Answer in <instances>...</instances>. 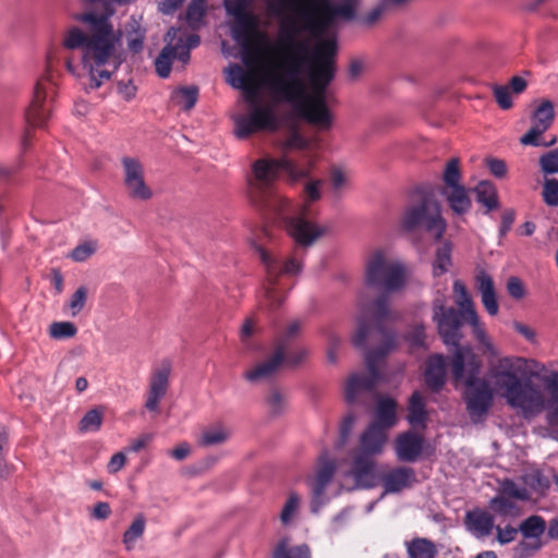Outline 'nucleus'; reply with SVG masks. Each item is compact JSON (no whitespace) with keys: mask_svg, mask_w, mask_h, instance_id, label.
<instances>
[{"mask_svg":"<svg viewBox=\"0 0 558 558\" xmlns=\"http://www.w3.org/2000/svg\"><path fill=\"white\" fill-rule=\"evenodd\" d=\"M235 19L232 36L243 50L240 64H230L226 80L243 93L246 113L233 117L234 134L244 140L258 132H275L280 126L276 105L258 98L264 85L277 102L289 104L296 113L319 131H328L333 117L326 102V88L335 76L337 43L317 41L314 51L308 39L298 38L304 32L293 13L280 17V33L274 45L267 33L257 29V19L248 11L229 13Z\"/></svg>","mask_w":558,"mask_h":558,"instance_id":"1","label":"nucleus"},{"mask_svg":"<svg viewBox=\"0 0 558 558\" xmlns=\"http://www.w3.org/2000/svg\"><path fill=\"white\" fill-rule=\"evenodd\" d=\"M84 24L69 28L63 36V47L82 52V64L88 73L86 90L99 88L109 81L123 62L122 32L114 29L108 15L84 13L77 17Z\"/></svg>","mask_w":558,"mask_h":558,"instance_id":"2","label":"nucleus"},{"mask_svg":"<svg viewBox=\"0 0 558 558\" xmlns=\"http://www.w3.org/2000/svg\"><path fill=\"white\" fill-rule=\"evenodd\" d=\"M395 317L386 295L376 299L369 310L363 308L357 317L353 343L356 347H363L374 333H377L384 344L378 350L369 351L366 354L367 374H353L348 379L344 388V397L348 403L359 402L362 395L369 392L379 380L376 363L396 347V336L386 330L383 323Z\"/></svg>","mask_w":558,"mask_h":558,"instance_id":"3","label":"nucleus"},{"mask_svg":"<svg viewBox=\"0 0 558 558\" xmlns=\"http://www.w3.org/2000/svg\"><path fill=\"white\" fill-rule=\"evenodd\" d=\"M453 293L459 311H456L453 307H446L447 300L442 294L437 295L432 304V318L437 325L438 333L444 343L454 347L456 350L461 347L460 341L463 337L461 327L462 323L465 322L472 327L473 336L483 354L494 357L498 356L499 350L487 335L465 284L461 280L453 282Z\"/></svg>","mask_w":558,"mask_h":558,"instance_id":"4","label":"nucleus"},{"mask_svg":"<svg viewBox=\"0 0 558 558\" xmlns=\"http://www.w3.org/2000/svg\"><path fill=\"white\" fill-rule=\"evenodd\" d=\"M316 145L314 140L292 130L280 143L281 158H260L253 163V187L263 191L280 172H284L291 182L308 179L317 160Z\"/></svg>","mask_w":558,"mask_h":558,"instance_id":"5","label":"nucleus"},{"mask_svg":"<svg viewBox=\"0 0 558 558\" xmlns=\"http://www.w3.org/2000/svg\"><path fill=\"white\" fill-rule=\"evenodd\" d=\"M323 181L310 180L304 185V204H294L289 198L275 192L265 196L262 203L272 210L281 227L302 247L314 245L328 232V227L311 220L307 214L308 202L318 201L322 196Z\"/></svg>","mask_w":558,"mask_h":558,"instance_id":"6","label":"nucleus"},{"mask_svg":"<svg viewBox=\"0 0 558 558\" xmlns=\"http://www.w3.org/2000/svg\"><path fill=\"white\" fill-rule=\"evenodd\" d=\"M522 357L506 356L499 360L492 371L494 385L507 403L520 410L524 417H532L544 410L545 399L542 391L530 381H521L517 373L524 368Z\"/></svg>","mask_w":558,"mask_h":558,"instance_id":"7","label":"nucleus"},{"mask_svg":"<svg viewBox=\"0 0 558 558\" xmlns=\"http://www.w3.org/2000/svg\"><path fill=\"white\" fill-rule=\"evenodd\" d=\"M481 363L470 345L454 350L451 374L456 384H464L465 403L472 422L478 423L486 416L493 404V389L478 377Z\"/></svg>","mask_w":558,"mask_h":558,"instance_id":"8","label":"nucleus"},{"mask_svg":"<svg viewBox=\"0 0 558 558\" xmlns=\"http://www.w3.org/2000/svg\"><path fill=\"white\" fill-rule=\"evenodd\" d=\"M355 1L343 0L341 4H336L331 0H301V5L296 8V20L301 22L304 32L319 41L338 21H350L354 17Z\"/></svg>","mask_w":558,"mask_h":558,"instance_id":"9","label":"nucleus"},{"mask_svg":"<svg viewBox=\"0 0 558 558\" xmlns=\"http://www.w3.org/2000/svg\"><path fill=\"white\" fill-rule=\"evenodd\" d=\"M407 280L405 266L391 251L378 248L368 255L364 268L367 287L390 294L401 291Z\"/></svg>","mask_w":558,"mask_h":558,"instance_id":"10","label":"nucleus"},{"mask_svg":"<svg viewBox=\"0 0 558 558\" xmlns=\"http://www.w3.org/2000/svg\"><path fill=\"white\" fill-rule=\"evenodd\" d=\"M260 262L266 271V280L262 288L259 306L269 311L279 308L286 299L284 288L279 283L282 275L294 276L301 272L302 262L295 257L280 259L268 253L262 246L256 247Z\"/></svg>","mask_w":558,"mask_h":558,"instance_id":"11","label":"nucleus"},{"mask_svg":"<svg viewBox=\"0 0 558 558\" xmlns=\"http://www.w3.org/2000/svg\"><path fill=\"white\" fill-rule=\"evenodd\" d=\"M400 226L405 231L425 230L436 240L444 235L447 228L439 202L433 195L423 192L413 195L405 206Z\"/></svg>","mask_w":558,"mask_h":558,"instance_id":"12","label":"nucleus"},{"mask_svg":"<svg viewBox=\"0 0 558 558\" xmlns=\"http://www.w3.org/2000/svg\"><path fill=\"white\" fill-rule=\"evenodd\" d=\"M165 40L167 45L155 60L156 71L162 78L169 76L173 60H179L182 65L189 62L190 51L199 45L201 38L196 34L183 37L180 35L179 28L171 27L167 32Z\"/></svg>","mask_w":558,"mask_h":558,"instance_id":"13","label":"nucleus"},{"mask_svg":"<svg viewBox=\"0 0 558 558\" xmlns=\"http://www.w3.org/2000/svg\"><path fill=\"white\" fill-rule=\"evenodd\" d=\"M336 473V462L327 453H323L317 461V468L314 475L305 481L310 488L311 510L317 513L320 508L329 501L327 488L331 484Z\"/></svg>","mask_w":558,"mask_h":558,"instance_id":"14","label":"nucleus"},{"mask_svg":"<svg viewBox=\"0 0 558 558\" xmlns=\"http://www.w3.org/2000/svg\"><path fill=\"white\" fill-rule=\"evenodd\" d=\"M122 181L128 196L133 201L147 202L154 197L151 187L145 180L143 162L132 156L121 158Z\"/></svg>","mask_w":558,"mask_h":558,"instance_id":"15","label":"nucleus"},{"mask_svg":"<svg viewBox=\"0 0 558 558\" xmlns=\"http://www.w3.org/2000/svg\"><path fill=\"white\" fill-rule=\"evenodd\" d=\"M341 477V486L348 489L374 487L377 481L375 458L355 451L349 470Z\"/></svg>","mask_w":558,"mask_h":558,"instance_id":"16","label":"nucleus"},{"mask_svg":"<svg viewBox=\"0 0 558 558\" xmlns=\"http://www.w3.org/2000/svg\"><path fill=\"white\" fill-rule=\"evenodd\" d=\"M555 119V109L554 104L545 99L543 100L539 106L535 109L533 116H532V128L530 131L524 134L520 142L522 145H531V146H550L556 143V137H554L549 143L542 144L538 141V137L545 133L553 124Z\"/></svg>","mask_w":558,"mask_h":558,"instance_id":"17","label":"nucleus"},{"mask_svg":"<svg viewBox=\"0 0 558 558\" xmlns=\"http://www.w3.org/2000/svg\"><path fill=\"white\" fill-rule=\"evenodd\" d=\"M170 374L171 363L168 360L162 361L160 365L153 371L145 401V408L149 412L157 413L159 411V403L167 395L169 388Z\"/></svg>","mask_w":558,"mask_h":558,"instance_id":"18","label":"nucleus"},{"mask_svg":"<svg viewBox=\"0 0 558 558\" xmlns=\"http://www.w3.org/2000/svg\"><path fill=\"white\" fill-rule=\"evenodd\" d=\"M54 93V86L48 78L36 83L33 100L26 111L28 123L41 126L49 117V109L45 106L47 98Z\"/></svg>","mask_w":558,"mask_h":558,"instance_id":"19","label":"nucleus"},{"mask_svg":"<svg viewBox=\"0 0 558 558\" xmlns=\"http://www.w3.org/2000/svg\"><path fill=\"white\" fill-rule=\"evenodd\" d=\"M464 525L469 533L482 539L492 535L495 529V518L488 511L475 508L465 513Z\"/></svg>","mask_w":558,"mask_h":558,"instance_id":"20","label":"nucleus"},{"mask_svg":"<svg viewBox=\"0 0 558 558\" xmlns=\"http://www.w3.org/2000/svg\"><path fill=\"white\" fill-rule=\"evenodd\" d=\"M424 447V438L413 432L400 434L395 440V451L398 460L403 462L416 461Z\"/></svg>","mask_w":558,"mask_h":558,"instance_id":"21","label":"nucleus"},{"mask_svg":"<svg viewBox=\"0 0 558 558\" xmlns=\"http://www.w3.org/2000/svg\"><path fill=\"white\" fill-rule=\"evenodd\" d=\"M284 354L274 348L272 353L264 361L257 363L244 377L251 383H259L271 378L283 365Z\"/></svg>","mask_w":558,"mask_h":558,"instance_id":"22","label":"nucleus"},{"mask_svg":"<svg viewBox=\"0 0 558 558\" xmlns=\"http://www.w3.org/2000/svg\"><path fill=\"white\" fill-rule=\"evenodd\" d=\"M387 441V430L378 424H371L360 437V449L356 451L362 454L375 456L383 452Z\"/></svg>","mask_w":558,"mask_h":558,"instance_id":"23","label":"nucleus"},{"mask_svg":"<svg viewBox=\"0 0 558 558\" xmlns=\"http://www.w3.org/2000/svg\"><path fill=\"white\" fill-rule=\"evenodd\" d=\"M415 480L413 469L405 466L392 469L381 477L385 493H399L411 487Z\"/></svg>","mask_w":558,"mask_h":558,"instance_id":"24","label":"nucleus"},{"mask_svg":"<svg viewBox=\"0 0 558 558\" xmlns=\"http://www.w3.org/2000/svg\"><path fill=\"white\" fill-rule=\"evenodd\" d=\"M476 287L482 296V303L492 316L498 314V302L493 278L484 270H480L475 277Z\"/></svg>","mask_w":558,"mask_h":558,"instance_id":"25","label":"nucleus"},{"mask_svg":"<svg viewBox=\"0 0 558 558\" xmlns=\"http://www.w3.org/2000/svg\"><path fill=\"white\" fill-rule=\"evenodd\" d=\"M440 194L446 198L453 214L464 215L470 211L472 201L469 195V190L464 185L441 189Z\"/></svg>","mask_w":558,"mask_h":558,"instance_id":"26","label":"nucleus"},{"mask_svg":"<svg viewBox=\"0 0 558 558\" xmlns=\"http://www.w3.org/2000/svg\"><path fill=\"white\" fill-rule=\"evenodd\" d=\"M446 380V361L444 355L436 354L428 359L425 369L426 385L434 391L442 388Z\"/></svg>","mask_w":558,"mask_h":558,"instance_id":"27","label":"nucleus"},{"mask_svg":"<svg viewBox=\"0 0 558 558\" xmlns=\"http://www.w3.org/2000/svg\"><path fill=\"white\" fill-rule=\"evenodd\" d=\"M232 435L230 427L223 424H215L206 427L198 437L201 447H213L226 444Z\"/></svg>","mask_w":558,"mask_h":558,"instance_id":"28","label":"nucleus"},{"mask_svg":"<svg viewBox=\"0 0 558 558\" xmlns=\"http://www.w3.org/2000/svg\"><path fill=\"white\" fill-rule=\"evenodd\" d=\"M397 403L391 398H379L377 401L375 422L385 430H388L397 423L396 415Z\"/></svg>","mask_w":558,"mask_h":558,"instance_id":"29","label":"nucleus"},{"mask_svg":"<svg viewBox=\"0 0 558 558\" xmlns=\"http://www.w3.org/2000/svg\"><path fill=\"white\" fill-rule=\"evenodd\" d=\"M489 509L496 514L508 519H515L522 514L521 507L514 500L499 494L489 500Z\"/></svg>","mask_w":558,"mask_h":558,"instance_id":"30","label":"nucleus"},{"mask_svg":"<svg viewBox=\"0 0 558 558\" xmlns=\"http://www.w3.org/2000/svg\"><path fill=\"white\" fill-rule=\"evenodd\" d=\"M426 402L418 391H414L409 400L408 421L412 426L425 427L427 421Z\"/></svg>","mask_w":558,"mask_h":558,"instance_id":"31","label":"nucleus"},{"mask_svg":"<svg viewBox=\"0 0 558 558\" xmlns=\"http://www.w3.org/2000/svg\"><path fill=\"white\" fill-rule=\"evenodd\" d=\"M405 549L409 558H436L438 554L436 545L425 537L405 542Z\"/></svg>","mask_w":558,"mask_h":558,"instance_id":"32","label":"nucleus"},{"mask_svg":"<svg viewBox=\"0 0 558 558\" xmlns=\"http://www.w3.org/2000/svg\"><path fill=\"white\" fill-rule=\"evenodd\" d=\"M303 323L300 319L289 322L275 338L274 348L284 354L289 350L293 339L296 338L302 330Z\"/></svg>","mask_w":558,"mask_h":558,"instance_id":"33","label":"nucleus"},{"mask_svg":"<svg viewBox=\"0 0 558 558\" xmlns=\"http://www.w3.org/2000/svg\"><path fill=\"white\" fill-rule=\"evenodd\" d=\"M311 549L306 544L290 546L288 538H282L276 546L272 558H311Z\"/></svg>","mask_w":558,"mask_h":558,"instance_id":"34","label":"nucleus"},{"mask_svg":"<svg viewBox=\"0 0 558 558\" xmlns=\"http://www.w3.org/2000/svg\"><path fill=\"white\" fill-rule=\"evenodd\" d=\"M302 497L295 490H290L279 515L283 525H290L295 521L300 513Z\"/></svg>","mask_w":558,"mask_h":558,"instance_id":"35","label":"nucleus"},{"mask_svg":"<svg viewBox=\"0 0 558 558\" xmlns=\"http://www.w3.org/2000/svg\"><path fill=\"white\" fill-rule=\"evenodd\" d=\"M476 199L488 210L496 209L499 206L496 186L489 181H481L476 187Z\"/></svg>","mask_w":558,"mask_h":558,"instance_id":"36","label":"nucleus"},{"mask_svg":"<svg viewBox=\"0 0 558 558\" xmlns=\"http://www.w3.org/2000/svg\"><path fill=\"white\" fill-rule=\"evenodd\" d=\"M145 526L146 520L142 514L137 515L133 520L129 529L123 534L122 542L126 550H132L135 547V543L143 536L145 532Z\"/></svg>","mask_w":558,"mask_h":558,"instance_id":"37","label":"nucleus"},{"mask_svg":"<svg viewBox=\"0 0 558 558\" xmlns=\"http://www.w3.org/2000/svg\"><path fill=\"white\" fill-rule=\"evenodd\" d=\"M546 530V522L539 515H531L521 522L519 531L525 538H539Z\"/></svg>","mask_w":558,"mask_h":558,"instance_id":"38","label":"nucleus"},{"mask_svg":"<svg viewBox=\"0 0 558 558\" xmlns=\"http://www.w3.org/2000/svg\"><path fill=\"white\" fill-rule=\"evenodd\" d=\"M266 4L269 14L275 17H283L286 13H293L298 16L296 8L301 5V0H267Z\"/></svg>","mask_w":558,"mask_h":558,"instance_id":"39","label":"nucleus"},{"mask_svg":"<svg viewBox=\"0 0 558 558\" xmlns=\"http://www.w3.org/2000/svg\"><path fill=\"white\" fill-rule=\"evenodd\" d=\"M442 183L444 185L441 189L463 185L461 183L460 162L458 158H451L447 161L442 171Z\"/></svg>","mask_w":558,"mask_h":558,"instance_id":"40","label":"nucleus"},{"mask_svg":"<svg viewBox=\"0 0 558 558\" xmlns=\"http://www.w3.org/2000/svg\"><path fill=\"white\" fill-rule=\"evenodd\" d=\"M544 383L550 396L551 420L558 424V372L546 376Z\"/></svg>","mask_w":558,"mask_h":558,"instance_id":"41","label":"nucleus"},{"mask_svg":"<svg viewBox=\"0 0 558 558\" xmlns=\"http://www.w3.org/2000/svg\"><path fill=\"white\" fill-rule=\"evenodd\" d=\"M198 89L195 86L182 87L173 94V100L184 110L192 109L197 100Z\"/></svg>","mask_w":558,"mask_h":558,"instance_id":"42","label":"nucleus"},{"mask_svg":"<svg viewBox=\"0 0 558 558\" xmlns=\"http://www.w3.org/2000/svg\"><path fill=\"white\" fill-rule=\"evenodd\" d=\"M451 265V245L444 243L437 248L436 258L434 263V275L439 276L448 271Z\"/></svg>","mask_w":558,"mask_h":558,"instance_id":"43","label":"nucleus"},{"mask_svg":"<svg viewBox=\"0 0 558 558\" xmlns=\"http://www.w3.org/2000/svg\"><path fill=\"white\" fill-rule=\"evenodd\" d=\"M351 173L341 168L332 167L330 170V184L336 194H341L349 187Z\"/></svg>","mask_w":558,"mask_h":558,"instance_id":"44","label":"nucleus"},{"mask_svg":"<svg viewBox=\"0 0 558 558\" xmlns=\"http://www.w3.org/2000/svg\"><path fill=\"white\" fill-rule=\"evenodd\" d=\"M104 413L98 409H92L86 412L80 422V430L84 433L97 432L102 424Z\"/></svg>","mask_w":558,"mask_h":558,"instance_id":"45","label":"nucleus"},{"mask_svg":"<svg viewBox=\"0 0 558 558\" xmlns=\"http://www.w3.org/2000/svg\"><path fill=\"white\" fill-rule=\"evenodd\" d=\"M310 354V350L303 345H293L290 344L289 350L284 352V362L283 365L289 367H295L302 364Z\"/></svg>","mask_w":558,"mask_h":558,"instance_id":"46","label":"nucleus"},{"mask_svg":"<svg viewBox=\"0 0 558 558\" xmlns=\"http://www.w3.org/2000/svg\"><path fill=\"white\" fill-rule=\"evenodd\" d=\"M501 496H508V498L512 500H529L530 499V493L524 486H519L512 481H505L501 484L500 494Z\"/></svg>","mask_w":558,"mask_h":558,"instance_id":"47","label":"nucleus"},{"mask_svg":"<svg viewBox=\"0 0 558 558\" xmlns=\"http://www.w3.org/2000/svg\"><path fill=\"white\" fill-rule=\"evenodd\" d=\"M77 328L71 322H56L49 327V336L53 339H68L76 335Z\"/></svg>","mask_w":558,"mask_h":558,"instance_id":"48","label":"nucleus"},{"mask_svg":"<svg viewBox=\"0 0 558 558\" xmlns=\"http://www.w3.org/2000/svg\"><path fill=\"white\" fill-rule=\"evenodd\" d=\"M87 295H88V289L85 286L78 287L75 290V292L72 294V296L68 303V308H69L70 315L72 317H75L83 311V308L86 304Z\"/></svg>","mask_w":558,"mask_h":558,"instance_id":"49","label":"nucleus"},{"mask_svg":"<svg viewBox=\"0 0 558 558\" xmlns=\"http://www.w3.org/2000/svg\"><path fill=\"white\" fill-rule=\"evenodd\" d=\"M206 11L205 0H193L186 11V20L193 28L198 27Z\"/></svg>","mask_w":558,"mask_h":558,"instance_id":"50","label":"nucleus"},{"mask_svg":"<svg viewBox=\"0 0 558 558\" xmlns=\"http://www.w3.org/2000/svg\"><path fill=\"white\" fill-rule=\"evenodd\" d=\"M267 404L271 414L278 415L287 407V397L278 390H271L267 398Z\"/></svg>","mask_w":558,"mask_h":558,"instance_id":"51","label":"nucleus"},{"mask_svg":"<svg viewBox=\"0 0 558 558\" xmlns=\"http://www.w3.org/2000/svg\"><path fill=\"white\" fill-rule=\"evenodd\" d=\"M539 165L545 174L558 173V149L544 154L539 158Z\"/></svg>","mask_w":558,"mask_h":558,"instance_id":"52","label":"nucleus"},{"mask_svg":"<svg viewBox=\"0 0 558 558\" xmlns=\"http://www.w3.org/2000/svg\"><path fill=\"white\" fill-rule=\"evenodd\" d=\"M542 195L548 206H558V180H546Z\"/></svg>","mask_w":558,"mask_h":558,"instance_id":"53","label":"nucleus"},{"mask_svg":"<svg viewBox=\"0 0 558 558\" xmlns=\"http://www.w3.org/2000/svg\"><path fill=\"white\" fill-rule=\"evenodd\" d=\"M97 245L93 242H85L80 245H77L75 248L72 250L70 253V257L74 262H85L87 258H89L95 252H96Z\"/></svg>","mask_w":558,"mask_h":558,"instance_id":"54","label":"nucleus"},{"mask_svg":"<svg viewBox=\"0 0 558 558\" xmlns=\"http://www.w3.org/2000/svg\"><path fill=\"white\" fill-rule=\"evenodd\" d=\"M493 93H494V96H495V99H496L498 106L501 109L507 110L512 107L513 104H512V98L510 95L509 87L504 86V85H495L493 87Z\"/></svg>","mask_w":558,"mask_h":558,"instance_id":"55","label":"nucleus"},{"mask_svg":"<svg viewBox=\"0 0 558 558\" xmlns=\"http://www.w3.org/2000/svg\"><path fill=\"white\" fill-rule=\"evenodd\" d=\"M407 342L412 349L424 347L425 343V328L423 325H415L410 332L405 336Z\"/></svg>","mask_w":558,"mask_h":558,"instance_id":"56","label":"nucleus"},{"mask_svg":"<svg viewBox=\"0 0 558 558\" xmlns=\"http://www.w3.org/2000/svg\"><path fill=\"white\" fill-rule=\"evenodd\" d=\"M144 45V32L136 24V27H133V31L128 35V47L133 52H140L143 49Z\"/></svg>","mask_w":558,"mask_h":558,"instance_id":"57","label":"nucleus"},{"mask_svg":"<svg viewBox=\"0 0 558 558\" xmlns=\"http://www.w3.org/2000/svg\"><path fill=\"white\" fill-rule=\"evenodd\" d=\"M494 530L497 533V542L500 545H506V544L513 542L519 532V529H515L511 525H506L505 527L497 525V526H495Z\"/></svg>","mask_w":558,"mask_h":558,"instance_id":"58","label":"nucleus"},{"mask_svg":"<svg viewBox=\"0 0 558 558\" xmlns=\"http://www.w3.org/2000/svg\"><path fill=\"white\" fill-rule=\"evenodd\" d=\"M118 94L125 100L131 101L136 96V86L131 80L128 82L120 81L117 84Z\"/></svg>","mask_w":558,"mask_h":558,"instance_id":"59","label":"nucleus"},{"mask_svg":"<svg viewBox=\"0 0 558 558\" xmlns=\"http://www.w3.org/2000/svg\"><path fill=\"white\" fill-rule=\"evenodd\" d=\"M486 163L493 175L499 179L506 177L508 168L504 160L498 158H489L486 160Z\"/></svg>","mask_w":558,"mask_h":558,"instance_id":"60","label":"nucleus"},{"mask_svg":"<svg viewBox=\"0 0 558 558\" xmlns=\"http://www.w3.org/2000/svg\"><path fill=\"white\" fill-rule=\"evenodd\" d=\"M154 439V434L151 433H145L142 434L138 438L133 439L129 447L126 448L128 451L132 452H138L143 450L145 447H147Z\"/></svg>","mask_w":558,"mask_h":558,"instance_id":"61","label":"nucleus"},{"mask_svg":"<svg viewBox=\"0 0 558 558\" xmlns=\"http://www.w3.org/2000/svg\"><path fill=\"white\" fill-rule=\"evenodd\" d=\"M507 290L509 294L517 300L522 299L525 293L523 283L518 277L509 278L507 282Z\"/></svg>","mask_w":558,"mask_h":558,"instance_id":"62","label":"nucleus"},{"mask_svg":"<svg viewBox=\"0 0 558 558\" xmlns=\"http://www.w3.org/2000/svg\"><path fill=\"white\" fill-rule=\"evenodd\" d=\"M252 2L250 0H225V7L228 13H242L248 11Z\"/></svg>","mask_w":558,"mask_h":558,"instance_id":"63","label":"nucleus"},{"mask_svg":"<svg viewBox=\"0 0 558 558\" xmlns=\"http://www.w3.org/2000/svg\"><path fill=\"white\" fill-rule=\"evenodd\" d=\"M125 462H126V457L123 452H117L116 454H113L107 465V469H108V472L109 473H117L119 472L124 465H125Z\"/></svg>","mask_w":558,"mask_h":558,"instance_id":"64","label":"nucleus"}]
</instances>
